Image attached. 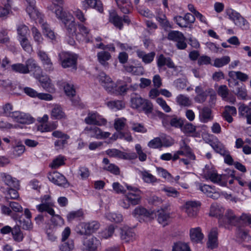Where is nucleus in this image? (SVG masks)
Segmentation results:
<instances>
[{
    "label": "nucleus",
    "mask_w": 251,
    "mask_h": 251,
    "mask_svg": "<svg viewBox=\"0 0 251 251\" xmlns=\"http://www.w3.org/2000/svg\"><path fill=\"white\" fill-rule=\"evenodd\" d=\"M209 215L211 216L216 217L219 219L220 226H224L226 228L228 227L229 225L234 226L238 221V218L230 209H228L225 213V216L221 215L219 209L213 206L210 208Z\"/></svg>",
    "instance_id": "obj_1"
},
{
    "label": "nucleus",
    "mask_w": 251,
    "mask_h": 251,
    "mask_svg": "<svg viewBox=\"0 0 251 251\" xmlns=\"http://www.w3.org/2000/svg\"><path fill=\"white\" fill-rule=\"evenodd\" d=\"M131 107L139 111H144L145 114H149L153 110L152 103L149 100L142 98L139 95L132 94L130 98Z\"/></svg>",
    "instance_id": "obj_2"
},
{
    "label": "nucleus",
    "mask_w": 251,
    "mask_h": 251,
    "mask_svg": "<svg viewBox=\"0 0 251 251\" xmlns=\"http://www.w3.org/2000/svg\"><path fill=\"white\" fill-rule=\"evenodd\" d=\"M58 57L60 64L63 68H71L74 70L77 69V54L62 51L59 54Z\"/></svg>",
    "instance_id": "obj_3"
},
{
    "label": "nucleus",
    "mask_w": 251,
    "mask_h": 251,
    "mask_svg": "<svg viewBox=\"0 0 251 251\" xmlns=\"http://www.w3.org/2000/svg\"><path fill=\"white\" fill-rule=\"evenodd\" d=\"M229 87L232 92L237 96L238 99L247 100L248 97L246 86L237 80L229 81Z\"/></svg>",
    "instance_id": "obj_4"
},
{
    "label": "nucleus",
    "mask_w": 251,
    "mask_h": 251,
    "mask_svg": "<svg viewBox=\"0 0 251 251\" xmlns=\"http://www.w3.org/2000/svg\"><path fill=\"white\" fill-rule=\"evenodd\" d=\"M226 14L228 18L233 21L236 25L244 30L249 29V23L239 13L232 9H229L226 11Z\"/></svg>",
    "instance_id": "obj_5"
},
{
    "label": "nucleus",
    "mask_w": 251,
    "mask_h": 251,
    "mask_svg": "<svg viewBox=\"0 0 251 251\" xmlns=\"http://www.w3.org/2000/svg\"><path fill=\"white\" fill-rule=\"evenodd\" d=\"M167 39L169 40L176 42V47L179 50H184L187 46L185 42L186 37L182 32L179 31H170L168 34Z\"/></svg>",
    "instance_id": "obj_6"
},
{
    "label": "nucleus",
    "mask_w": 251,
    "mask_h": 251,
    "mask_svg": "<svg viewBox=\"0 0 251 251\" xmlns=\"http://www.w3.org/2000/svg\"><path fill=\"white\" fill-rule=\"evenodd\" d=\"M100 227V224L97 221L89 223H82L76 228V232L80 235L90 234L98 230Z\"/></svg>",
    "instance_id": "obj_7"
},
{
    "label": "nucleus",
    "mask_w": 251,
    "mask_h": 251,
    "mask_svg": "<svg viewBox=\"0 0 251 251\" xmlns=\"http://www.w3.org/2000/svg\"><path fill=\"white\" fill-rule=\"evenodd\" d=\"M105 152L110 157H115L125 160H132L137 158L136 153L135 152L126 153L116 149H108Z\"/></svg>",
    "instance_id": "obj_8"
},
{
    "label": "nucleus",
    "mask_w": 251,
    "mask_h": 251,
    "mask_svg": "<svg viewBox=\"0 0 251 251\" xmlns=\"http://www.w3.org/2000/svg\"><path fill=\"white\" fill-rule=\"evenodd\" d=\"M85 123L89 125L100 126L106 123V120L97 112H89L84 119Z\"/></svg>",
    "instance_id": "obj_9"
},
{
    "label": "nucleus",
    "mask_w": 251,
    "mask_h": 251,
    "mask_svg": "<svg viewBox=\"0 0 251 251\" xmlns=\"http://www.w3.org/2000/svg\"><path fill=\"white\" fill-rule=\"evenodd\" d=\"M62 22L64 25L69 36L77 35L76 34V23L72 15L66 16V19H64Z\"/></svg>",
    "instance_id": "obj_10"
},
{
    "label": "nucleus",
    "mask_w": 251,
    "mask_h": 251,
    "mask_svg": "<svg viewBox=\"0 0 251 251\" xmlns=\"http://www.w3.org/2000/svg\"><path fill=\"white\" fill-rule=\"evenodd\" d=\"M11 117L16 122L23 124H29L34 122V119L29 114L20 111H14Z\"/></svg>",
    "instance_id": "obj_11"
},
{
    "label": "nucleus",
    "mask_w": 251,
    "mask_h": 251,
    "mask_svg": "<svg viewBox=\"0 0 251 251\" xmlns=\"http://www.w3.org/2000/svg\"><path fill=\"white\" fill-rule=\"evenodd\" d=\"M100 83L108 92L113 91L116 84L112 80L111 78L104 73H100L98 76Z\"/></svg>",
    "instance_id": "obj_12"
},
{
    "label": "nucleus",
    "mask_w": 251,
    "mask_h": 251,
    "mask_svg": "<svg viewBox=\"0 0 251 251\" xmlns=\"http://www.w3.org/2000/svg\"><path fill=\"white\" fill-rule=\"evenodd\" d=\"M23 214L19 215V214H12V218L15 220L17 221L19 226L21 227L23 229L26 230H31L33 228V225L30 219L25 220L22 218Z\"/></svg>",
    "instance_id": "obj_13"
},
{
    "label": "nucleus",
    "mask_w": 251,
    "mask_h": 251,
    "mask_svg": "<svg viewBox=\"0 0 251 251\" xmlns=\"http://www.w3.org/2000/svg\"><path fill=\"white\" fill-rule=\"evenodd\" d=\"M195 91L197 95L194 98V100L197 103H202L206 100L208 94L212 91V89L204 90L201 86L200 85L196 87Z\"/></svg>",
    "instance_id": "obj_14"
},
{
    "label": "nucleus",
    "mask_w": 251,
    "mask_h": 251,
    "mask_svg": "<svg viewBox=\"0 0 251 251\" xmlns=\"http://www.w3.org/2000/svg\"><path fill=\"white\" fill-rule=\"evenodd\" d=\"M37 53L46 71L51 72L53 71L54 67L53 63L47 53L42 50H39Z\"/></svg>",
    "instance_id": "obj_15"
},
{
    "label": "nucleus",
    "mask_w": 251,
    "mask_h": 251,
    "mask_svg": "<svg viewBox=\"0 0 251 251\" xmlns=\"http://www.w3.org/2000/svg\"><path fill=\"white\" fill-rule=\"evenodd\" d=\"M48 177L50 181L59 186H64L67 182L65 177L57 172L49 173Z\"/></svg>",
    "instance_id": "obj_16"
},
{
    "label": "nucleus",
    "mask_w": 251,
    "mask_h": 251,
    "mask_svg": "<svg viewBox=\"0 0 251 251\" xmlns=\"http://www.w3.org/2000/svg\"><path fill=\"white\" fill-rule=\"evenodd\" d=\"M200 203L196 201H188L185 202L184 207L185 212L190 217H195L198 211V207Z\"/></svg>",
    "instance_id": "obj_17"
},
{
    "label": "nucleus",
    "mask_w": 251,
    "mask_h": 251,
    "mask_svg": "<svg viewBox=\"0 0 251 251\" xmlns=\"http://www.w3.org/2000/svg\"><path fill=\"white\" fill-rule=\"evenodd\" d=\"M100 243L96 237H90L83 241L84 251H97Z\"/></svg>",
    "instance_id": "obj_18"
},
{
    "label": "nucleus",
    "mask_w": 251,
    "mask_h": 251,
    "mask_svg": "<svg viewBox=\"0 0 251 251\" xmlns=\"http://www.w3.org/2000/svg\"><path fill=\"white\" fill-rule=\"evenodd\" d=\"M132 215L137 218H146L152 219L153 218L154 214L152 211L148 210L142 206H138L132 212Z\"/></svg>",
    "instance_id": "obj_19"
},
{
    "label": "nucleus",
    "mask_w": 251,
    "mask_h": 251,
    "mask_svg": "<svg viewBox=\"0 0 251 251\" xmlns=\"http://www.w3.org/2000/svg\"><path fill=\"white\" fill-rule=\"evenodd\" d=\"M168 206L161 207L157 211V221L158 223L163 226L168 224V222L170 218V213L167 211Z\"/></svg>",
    "instance_id": "obj_20"
},
{
    "label": "nucleus",
    "mask_w": 251,
    "mask_h": 251,
    "mask_svg": "<svg viewBox=\"0 0 251 251\" xmlns=\"http://www.w3.org/2000/svg\"><path fill=\"white\" fill-rule=\"evenodd\" d=\"M82 7L86 10L88 7L92 8L100 13L103 10L102 3L100 0H84L82 2Z\"/></svg>",
    "instance_id": "obj_21"
},
{
    "label": "nucleus",
    "mask_w": 251,
    "mask_h": 251,
    "mask_svg": "<svg viewBox=\"0 0 251 251\" xmlns=\"http://www.w3.org/2000/svg\"><path fill=\"white\" fill-rule=\"evenodd\" d=\"M157 65L159 69H161L165 65H166L169 68L174 69L175 70L176 69V67L175 66L171 58L170 57H165L162 54H160L157 57Z\"/></svg>",
    "instance_id": "obj_22"
},
{
    "label": "nucleus",
    "mask_w": 251,
    "mask_h": 251,
    "mask_svg": "<svg viewBox=\"0 0 251 251\" xmlns=\"http://www.w3.org/2000/svg\"><path fill=\"white\" fill-rule=\"evenodd\" d=\"M207 246L211 250L218 247V229L217 228L211 229L208 234Z\"/></svg>",
    "instance_id": "obj_23"
},
{
    "label": "nucleus",
    "mask_w": 251,
    "mask_h": 251,
    "mask_svg": "<svg viewBox=\"0 0 251 251\" xmlns=\"http://www.w3.org/2000/svg\"><path fill=\"white\" fill-rule=\"evenodd\" d=\"M25 65L28 70L33 72L35 77L39 76V75L42 73V70L38 66L36 61L32 58H29L25 61Z\"/></svg>",
    "instance_id": "obj_24"
},
{
    "label": "nucleus",
    "mask_w": 251,
    "mask_h": 251,
    "mask_svg": "<svg viewBox=\"0 0 251 251\" xmlns=\"http://www.w3.org/2000/svg\"><path fill=\"white\" fill-rule=\"evenodd\" d=\"M38 79L42 87L46 91L52 93L54 91L53 85L51 82V80L47 76L39 75V76L35 77Z\"/></svg>",
    "instance_id": "obj_25"
},
{
    "label": "nucleus",
    "mask_w": 251,
    "mask_h": 251,
    "mask_svg": "<svg viewBox=\"0 0 251 251\" xmlns=\"http://www.w3.org/2000/svg\"><path fill=\"white\" fill-rule=\"evenodd\" d=\"M238 111L242 117L246 118L247 123L251 125V102L249 105L241 104L238 108Z\"/></svg>",
    "instance_id": "obj_26"
},
{
    "label": "nucleus",
    "mask_w": 251,
    "mask_h": 251,
    "mask_svg": "<svg viewBox=\"0 0 251 251\" xmlns=\"http://www.w3.org/2000/svg\"><path fill=\"white\" fill-rule=\"evenodd\" d=\"M0 177L4 183L10 187L17 188L20 186L19 181L9 174L5 173H1Z\"/></svg>",
    "instance_id": "obj_27"
},
{
    "label": "nucleus",
    "mask_w": 251,
    "mask_h": 251,
    "mask_svg": "<svg viewBox=\"0 0 251 251\" xmlns=\"http://www.w3.org/2000/svg\"><path fill=\"white\" fill-rule=\"evenodd\" d=\"M207 167L209 166L206 165L204 170L205 177L209 179L213 183L220 182L222 180V176L218 175L214 170L207 169Z\"/></svg>",
    "instance_id": "obj_28"
},
{
    "label": "nucleus",
    "mask_w": 251,
    "mask_h": 251,
    "mask_svg": "<svg viewBox=\"0 0 251 251\" xmlns=\"http://www.w3.org/2000/svg\"><path fill=\"white\" fill-rule=\"evenodd\" d=\"M121 239L125 242H132L135 239V233L131 228H123L121 232Z\"/></svg>",
    "instance_id": "obj_29"
},
{
    "label": "nucleus",
    "mask_w": 251,
    "mask_h": 251,
    "mask_svg": "<svg viewBox=\"0 0 251 251\" xmlns=\"http://www.w3.org/2000/svg\"><path fill=\"white\" fill-rule=\"evenodd\" d=\"M109 21L119 29L123 28L122 18L119 16L114 10L110 11Z\"/></svg>",
    "instance_id": "obj_30"
},
{
    "label": "nucleus",
    "mask_w": 251,
    "mask_h": 251,
    "mask_svg": "<svg viewBox=\"0 0 251 251\" xmlns=\"http://www.w3.org/2000/svg\"><path fill=\"white\" fill-rule=\"evenodd\" d=\"M137 56L142 59V61L145 64L151 63L154 59L155 53L154 52H151L146 53L145 51L137 50L136 51Z\"/></svg>",
    "instance_id": "obj_31"
},
{
    "label": "nucleus",
    "mask_w": 251,
    "mask_h": 251,
    "mask_svg": "<svg viewBox=\"0 0 251 251\" xmlns=\"http://www.w3.org/2000/svg\"><path fill=\"white\" fill-rule=\"evenodd\" d=\"M84 132L88 136L97 139H100L101 129L97 126H86L84 128Z\"/></svg>",
    "instance_id": "obj_32"
},
{
    "label": "nucleus",
    "mask_w": 251,
    "mask_h": 251,
    "mask_svg": "<svg viewBox=\"0 0 251 251\" xmlns=\"http://www.w3.org/2000/svg\"><path fill=\"white\" fill-rule=\"evenodd\" d=\"M200 119L203 123L211 121L213 119L211 109L206 106L203 107L200 113Z\"/></svg>",
    "instance_id": "obj_33"
},
{
    "label": "nucleus",
    "mask_w": 251,
    "mask_h": 251,
    "mask_svg": "<svg viewBox=\"0 0 251 251\" xmlns=\"http://www.w3.org/2000/svg\"><path fill=\"white\" fill-rule=\"evenodd\" d=\"M190 236L191 240L196 243L200 242L203 238L201 229L199 227L190 229Z\"/></svg>",
    "instance_id": "obj_34"
},
{
    "label": "nucleus",
    "mask_w": 251,
    "mask_h": 251,
    "mask_svg": "<svg viewBox=\"0 0 251 251\" xmlns=\"http://www.w3.org/2000/svg\"><path fill=\"white\" fill-rule=\"evenodd\" d=\"M137 87V85L135 84L132 86L130 85L128 86L127 84L125 85L117 87L116 85V87L114 88L113 91H110L109 93L113 94L116 95H122L123 94L126 93L128 90H135Z\"/></svg>",
    "instance_id": "obj_35"
},
{
    "label": "nucleus",
    "mask_w": 251,
    "mask_h": 251,
    "mask_svg": "<svg viewBox=\"0 0 251 251\" xmlns=\"http://www.w3.org/2000/svg\"><path fill=\"white\" fill-rule=\"evenodd\" d=\"M27 2L26 11L31 18L38 16V12L36 9L35 0H25Z\"/></svg>",
    "instance_id": "obj_36"
},
{
    "label": "nucleus",
    "mask_w": 251,
    "mask_h": 251,
    "mask_svg": "<svg viewBox=\"0 0 251 251\" xmlns=\"http://www.w3.org/2000/svg\"><path fill=\"white\" fill-rule=\"evenodd\" d=\"M98 60L99 62L103 66H108L107 62L111 58V55L109 52L106 51H101L97 54Z\"/></svg>",
    "instance_id": "obj_37"
},
{
    "label": "nucleus",
    "mask_w": 251,
    "mask_h": 251,
    "mask_svg": "<svg viewBox=\"0 0 251 251\" xmlns=\"http://www.w3.org/2000/svg\"><path fill=\"white\" fill-rule=\"evenodd\" d=\"M169 124L173 127L181 129L184 125V121L181 118L177 117L175 115L170 116L169 120H168V125Z\"/></svg>",
    "instance_id": "obj_38"
},
{
    "label": "nucleus",
    "mask_w": 251,
    "mask_h": 251,
    "mask_svg": "<svg viewBox=\"0 0 251 251\" xmlns=\"http://www.w3.org/2000/svg\"><path fill=\"white\" fill-rule=\"evenodd\" d=\"M12 235L14 240L17 242H22L24 238V236L19 225H16L12 231Z\"/></svg>",
    "instance_id": "obj_39"
},
{
    "label": "nucleus",
    "mask_w": 251,
    "mask_h": 251,
    "mask_svg": "<svg viewBox=\"0 0 251 251\" xmlns=\"http://www.w3.org/2000/svg\"><path fill=\"white\" fill-rule=\"evenodd\" d=\"M118 138L120 139H125L127 141H131L132 140V137L129 133L127 131L125 132H119L117 131L116 133H115L110 138V139L115 141Z\"/></svg>",
    "instance_id": "obj_40"
},
{
    "label": "nucleus",
    "mask_w": 251,
    "mask_h": 251,
    "mask_svg": "<svg viewBox=\"0 0 251 251\" xmlns=\"http://www.w3.org/2000/svg\"><path fill=\"white\" fill-rule=\"evenodd\" d=\"M156 19L161 26L165 30H167L168 28H172V26L167 19L166 15L163 13H158Z\"/></svg>",
    "instance_id": "obj_41"
},
{
    "label": "nucleus",
    "mask_w": 251,
    "mask_h": 251,
    "mask_svg": "<svg viewBox=\"0 0 251 251\" xmlns=\"http://www.w3.org/2000/svg\"><path fill=\"white\" fill-rule=\"evenodd\" d=\"M211 146L214 150V151L220 154L221 155H225V152L227 151L224 145L219 141L213 142L211 144Z\"/></svg>",
    "instance_id": "obj_42"
},
{
    "label": "nucleus",
    "mask_w": 251,
    "mask_h": 251,
    "mask_svg": "<svg viewBox=\"0 0 251 251\" xmlns=\"http://www.w3.org/2000/svg\"><path fill=\"white\" fill-rule=\"evenodd\" d=\"M230 61V58L228 56H224L221 58H217L214 60L213 66L221 68L228 64Z\"/></svg>",
    "instance_id": "obj_43"
},
{
    "label": "nucleus",
    "mask_w": 251,
    "mask_h": 251,
    "mask_svg": "<svg viewBox=\"0 0 251 251\" xmlns=\"http://www.w3.org/2000/svg\"><path fill=\"white\" fill-rule=\"evenodd\" d=\"M51 116L54 119H61L64 117L65 114L60 106L55 105L52 109Z\"/></svg>",
    "instance_id": "obj_44"
},
{
    "label": "nucleus",
    "mask_w": 251,
    "mask_h": 251,
    "mask_svg": "<svg viewBox=\"0 0 251 251\" xmlns=\"http://www.w3.org/2000/svg\"><path fill=\"white\" fill-rule=\"evenodd\" d=\"M126 196L130 204L135 205L139 203L141 200L140 192L136 193L129 192Z\"/></svg>",
    "instance_id": "obj_45"
},
{
    "label": "nucleus",
    "mask_w": 251,
    "mask_h": 251,
    "mask_svg": "<svg viewBox=\"0 0 251 251\" xmlns=\"http://www.w3.org/2000/svg\"><path fill=\"white\" fill-rule=\"evenodd\" d=\"M11 69L13 71L21 74H26L29 73V70L27 68L26 65L21 63L13 64Z\"/></svg>",
    "instance_id": "obj_46"
},
{
    "label": "nucleus",
    "mask_w": 251,
    "mask_h": 251,
    "mask_svg": "<svg viewBox=\"0 0 251 251\" xmlns=\"http://www.w3.org/2000/svg\"><path fill=\"white\" fill-rule=\"evenodd\" d=\"M141 174L142 179L146 183H153L158 181L157 179L154 176L147 171L141 172Z\"/></svg>",
    "instance_id": "obj_47"
},
{
    "label": "nucleus",
    "mask_w": 251,
    "mask_h": 251,
    "mask_svg": "<svg viewBox=\"0 0 251 251\" xmlns=\"http://www.w3.org/2000/svg\"><path fill=\"white\" fill-rule=\"evenodd\" d=\"M65 157L62 155H59L54 159L49 166L52 169H56L65 164Z\"/></svg>",
    "instance_id": "obj_48"
},
{
    "label": "nucleus",
    "mask_w": 251,
    "mask_h": 251,
    "mask_svg": "<svg viewBox=\"0 0 251 251\" xmlns=\"http://www.w3.org/2000/svg\"><path fill=\"white\" fill-rule=\"evenodd\" d=\"M107 105L110 108L116 110H120L125 107V104L124 101L120 100L108 101Z\"/></svg>",
    "instance_id": "obj_49"
},
{
    "label": "nucleus",
    "mask_w": 251,
    "mask_h": 251,
    "mask_svg": "<svg viewBox=\"0 0 251 251\" xmlns=\"http://www.w3.org/2000/svg\"><path fill=\"white\" fill-rule=\"evenodd\" d=\"M54 13L56 16V17L60 19L62 22L64 20V19H66V16H68V15H71L69 13H67L65 11H63V8L60 5H54Z\"/></svg>",
    "instance_id": "obj_50"
},
{
    "label": "nucleus",
    "mask_w": 251,
    "mask_h": 251,
    "mask_svg": "<svg viewBox=\"0 0 251 251\" xmlns=\"http://www.w3.org/2000/svg\"><path fill=\"white\" fill-rule=\"evenodd\" d=\"M126 119L124 118H118L115 120L114 122V128L119 132H122V130H124L126 124Z\"/></svg>",
    "instance_id": "obj_51"
},
{
    "label": "nucleus",
    "mask_w": 251,
    "mask_h": 251,
    "mask_svg": "<svg viewBox=\"0 0 251 251\" xmlns=\"http://www.w3.org/2000/svg\"><path fill=\"white\" fill-rule=\"evenodd\" d=\"M37 209L41 212H47L52 216L55 215L54 210L46 203H42L37 205Z\"/></svg>",
    "instance_id": "obj_52"
},
{
    "label": "nucleus",
    "mask_w": 251,
    "mask_h": 251,
    "mask_svg": "<svg viewBox=\"0 0 251 251\" xmlns=\"http://www.w3.org/2000/svg\"><path fill=\"white\" fill-rule=\"evenodd\" d=\"M83 216V212L82 209L77 211H73L69 213L67 216V220L72 221L75 219H78Z\"/></svg>",
    "instance_id": "obj_53"
},
{
    "label": "nucleus",
    "mask_w": 251,
    "mask_h": 251,
    "mask_svg": "<svg viewBox=\"0 0 251 251\" xmlns=\"http://www.w3.org/2000/svg\"><path fill=\"white\" fill-rule=\"evenodd\" d=\"M217 93L223 100H226L229 95V90L226 85H220L217 90Z\"/></svg>",
    "instance_id": "obj_54"
},
{
    "label": "nucleus",
    "mask_w": 251,
    "mask_h": 251,
    "mask_svg": "<svg viewBox=\"0 0 251 251\" xmlns=\"http://www.w3.org/2000/svg\"><path fill=\"white\" fill-rule=\"evenodd\" d=\"M177 102L180 105L188 106L191 104L189 98L184 95H179L176 98Z\"/></svg>",
    "instance_id": "obj_55"
},
{
    "label": "nucleus",
    "mask_w": 251,
    "mask_h": 251,
    "mask_svg": "<svg viewBox=\"0 0 251 251\" xmlns=\"http://www.w3.org/2000/svg\"><path fill=\"white\" fill-rule=\"evenodd\" d=\"M172 251H190V249L186 244L178 242L174 244Z\"/></svg>",
    "instance_id": "obj_56"
},
{
    "label": "nucleus",
    "mask_w": 251,
    "mask_h": 251,
    "mask_svg": "<svg viewBox=\"0 0 251 251\" xmlns=\"http://www.w3.org/2000/svg\"><path fill=\"white\" fill-rule=\"evenodd\" d=\"M25 151V147L22 144H18L13 148L12 153L14 157H19Z\"/></svg>",
    "instance_id": "obj_57"
},
{
    "label": "nucleus",
    "mask_w": 251,
    "mask_h": 251,
    "mask_svg": "<svg viewBox=\"0 0 251 251\" xmlns=\"http://www.w3.org/2000/svg\"><path fill=\"white\" fill-rule=\"evenodd\" d=\"M31 31L35 42H36L38 45L41 44L43 42V39L39 31L35 27H33L31 29Z\"/></svg>",
    "instance_id": "obj_58"
},
{
    "label": "nucleus",
    "mask_w": 251,
    "mask_h": 251,
    "mask_svg": "<svg viewBox=\"0 0 251 251\" xmlns=\"http://www.w3.org/2000/svg\"><path fill=\"white\" fill-rule=\"evenodd\" d=\"M162 190L164 191L166 193V195L169 197L176 198L179 195V193L173 187H165L163 188Z\"/></svg>",
    "instance_id": "obj_59"
},
{
    "label": "nucleus",
    "mask_w": 251,
    "mask_h": 251,
    "mask_svg": "<svg viewBox=\"0 0 251 251\" xmlns=\"http://www.w3.org/2000/svg\"><path fill=\"white\" fill-rule=\"evenodd\" d=\"M106 218L111 222L120 223L123 220V216L121 214L110 213L106 215Z\"/></svg>",
    "instance_id": "obj_60"
},
{
    "label": "nucleus",
    "mask_w": 251,
    "mask_h": 251,
    "mask_svg": "<svg viewBox=\"0 0 251 251\" xmlns=\"http://www.w3.org/2000/svg\"><path fill=\"white\" fill-rule=\"evenodd\" d=\"M29 31L28 27L25 25H21L17 28V32L19 39L26 37V36Z\"/></svg>",
    "instance_id": "obj_61"
},
{
    "label": "nucleus",
    "mask_w": 251,
    "mask_h": 251,
    "mask_svg": "<svg viewBox=\"0 0 251 251\" xmlns=\"http://www.w3.org/2000/svg\"><path fill=\"white\" fill-rule=\"evenodd\" d=\"M174 21L176 23V24L178 25L180 27H187L191 28L190 26L189 25L186 21L184 17H182L181 16H176L174 18Z\"/></svg>",
    "instance_id": "obj_62"
},
{
    "label": "nucleus",
    "mask_w": 251,
    "mask_h": 251,
    "mask_svg": "<svg viewBox=\"0 0 251 251\" xmlns=\"http://www.w3.org/2000/svg\"><path fill=\"white\" fill-rule=\"evenodd\" d=\"M104 170H106L115 175H119L120 173L119 168L114 164H109L108 166L103 167Z\"/></svg>",
    "instance_id": "obj_63"
},
{
    "label": "nucleus",
    "mask_w": 251,
    "mask_h": 251,
    "mask_svg": "<svg viewBox=\"0 0 251 251\" xmlns=\"http://www.w3.org/2000/svg\"><path fill=\"white\" fill-rule=\"evenodd\" d=\"M74 248V241L72 240L64 242L59 247L61 251H70Z\"/></svg>",
    "instance_id": "obj_64"
}]
</instances>
